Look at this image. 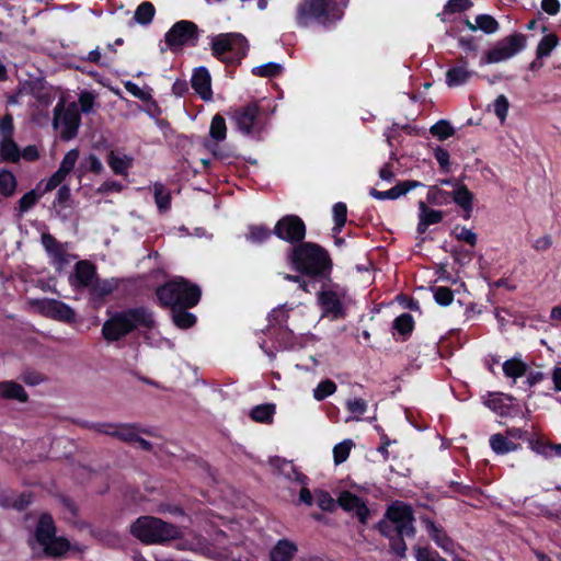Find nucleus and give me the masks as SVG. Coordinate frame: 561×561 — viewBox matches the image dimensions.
<instances>
[{
	"mask_svg": "<svg viewBox=\"0 0 561 561\" xmlns=\"http://www.w3.org/2000/svg\"><path fill=\"white\" fill-rule=\"evenodd\" d=\"M526 47V37L523 34H513L488 50L480 65L499 64L514 57Z\"/></svg>",
	"mask_w": 561,
	"mask_h": 561,
	"instance_id": "nucleus-11",
	"label": "nucleus"
},
{
	"mask_svg": "<svg viewBox=\"0 0 561 561\" xmlns=\"http://www.w3.org/2000/svg\"><path fill=\"white\" fill-rule=\"evenodd\" d=\"M393 329L400 334H408L413 329V318L409 313H402L393 321Z\"/></svg>",
	"mask_w": 561,
	"mask_h": 561,
	"instance_id": "nucleus-53",
	"label": "nucleus"
},
{
	"mask_svg": "<svg viewBox=\"0 0 561 561\" xmlns=\"http://www.w3.org/2000/svg\"><path fill=\"white\" fill-rule=\"evenodd\" d=\"M298 548L294 541L280 539L270 551L271 561H291Z\"/></svg>",
	"mask_w": 561,
	"mask_h": 561,
	"instance_id": "nucleus-27",
	"label": "nucleus"
},
{
	"mask_svg": "<svg viewBox=\"0 0 561 561\" xmlns=\"http://www.w3.org/2000/svg\"><path fill=\"white\" fill-rule=\"evenodd\" d=\"M490 446L496 454H507L518 448V445L502 434H494L490 438Z\"/></svg>",
	"mask_w": 561,
	"mask_h": 561,
	"instance_id": "nucleus-34",
	"label": "nucleus"
},
{
	"mask_svg": "<svg viewBox=\"0 0 561 561\" xmlns=\"http://www.w3.org/2000/svg\"><path fill=\"white\" fill-rule=\"evenodd\" d=\"M323 511H332L335 507V502L331 495L322 490L314 492V502Z\"/></svg>",
	"mask_w": 561,
	"mask_h": 561,
	"instance_id": "nucleus-56",
	"label": "nucleus"
},
{
	"mask_svg": "<svg viewBox=\"0 0 561 561\" xmlns=\"http://www.w3.org/2000/svg\"><path fill=\"white\" fill-rule=\"evenodd\" d=\"M434 298L438 305L448 306L454 299V294L447 287H437L434 291Z\"/></svg>",
	"mask_w": 561,
	"mask_h": 561,
	"instance_id": "nucleus-60",
	"label": "nucleus"
},
{
	"mask_svg": "<svg viewBox=\"0 0 561 561\" xmlns=\"http://www.w3.org/2000/svg\"><path fill=\"white\" fill-rule=\"evenodd\" d=\"M174 323L181 329L191 328L195 323V316L186 311L173 313Z\"/></svg>",
	"mask_w": 561,
	"mask_h": 561,
	"instance_id": "nucleus-58",
	"label": "nucleus"
},
{
	"mask_svg": "<svg viewBox=\"0 0 561 561\" xmlns=\"http://www.w3.org/2000/svg\"><path fill=\"white\" fill-rule=\"evenodd\" d=\"M67 178L66 174L57 170L51 176H49L47 180H42L37 184V190H42V193H48L56 187H58Z\"/></svg>",
	"mask_w": 561,
	"mask_h": 561,
	"instance_id": "nucleus-42",
	"label": "nucleus"
},
{
	"mask_svg": "<svg viewBox=\"0 0 561 561\" xmlns=\"http://www.w3.org/2000/svg\"><path fill=\"white\" fill-rule=\"evenodd\" d=\"M503 373L507 378H512L514 381L524 376L527 371V364L522 360L520 356H514L503 363Z\"/></svg>",
	"mask_w": 561,
	"mask_h": 561,
	"instance_id": "nucleus-31",
	"label": "nucleus"
},
{
	"mask_svg": "<svg viewBox=\"0 0 561 561\" xmlns=\"http://www.w3.org/2000/svg\"><path fill=\"white\" fill-rule=\"evenodd\" d=\"M474 75L472 70L468 68V62L461 59L458 65L451 67L446 72V84L449 88H456L467 83Z\"/></svg>",
	"mask_w": 561,
	"mask_h": 561,
	"instance_id": "nucleus-22",
	"label": "nucleus"
},
{
	"mask_svg": "<svg viewBox=\"0 0 561 561\" xmlns=\"http://www.w3.org/2000/svg\"><path fill=\"white\" fill-rule=\"evenodd\" d=\"M0 397L3 399H13L20 402L27 400V393L24 388L15 381H2L0 382Z\"/></svg>",
	"mask_w": 561,
	"mask_h": 561,
	"instance_id": "nucleus-28",
	"label": "nucleus"
},
{
	"mask_svg": "<svg viewBox=\"0 0 561 561\" xmlns=\"http://www.w3.org/2000/svg\"><path fill=\"white\" fill-rule=\"evenodd\" d=\"M422 186H423V183H421L419 181H403V182L398 183L396 186H393L392 188H390L388 191L380 192V191L373 188L370 191V195L377 199H396V198L407 194L411 190H414L416 187H422Z\"/></svg>",
	"mask_w": 561,
	"mask_h": 561,
	"instance_id": "nucleus-23",
	"label": "nucleus"
},
{
	"mask_svg": "<svg viewBox=\"0 0 561 561\" xmlns=\"http://www.w3.org/2000/svg\"><path fill=\"white\" fill-rule=\"evenodd\" d=\"M196 34V25L190 21L176 22L165 34V42L171 48L187 44Z\"/></svg>",
	"mask_w": 561,
	"mask_h": 561,
	"instance_id": "nucleus-14",
	"label": "nucleus"
},
{
	"mask_svg": "<svg viewBox=\"0 0 561 561\" xmlns=\"http://www.w3.org/2000/svg\"><path fill=\"white\" fill-rule=\"evenodd\" d=\"M13 133V118L10 114H7L0 119V138L12 137Z\"/></svg>",
	"mask_w": 561,
	"mask_h": 561,
	"instance_id": "nucleus-62",
	"label": "nucleus"
},
{
	"mask_svg": "<svg viewBox=\"0 0 561 561\" xmlns=\"http://www.w3.org/2000/svg\"><path fill=\"white\" fill-rule=\"evenodd\" d=\"M413 520L411 507L397 502L389 506L385 518L379 523L381 534L391 540V551L401 559L405 558L408 550L403 537H412L415 534Z\"/></svg>",
	"mask_w": 561,
	"mask_h": 561,
	"instance_id": "nucleus-1",
	"label": "nucleus"
},
{
	"mask_svg": "<svg viewBox=\"0 0 561 561\" xmlns=\"http://www.w3.org/2000/svg\"><path fill=\"white\" fill-rule=\"evenodd\" d=\"M23 92L31 93L42 106H48L56 99L57 94L56 88L39 81L24 85L19 94Z\"/></svg>",
	"mask_w": 561,
	"mask_h": 561,
	"instance_id": "nucleus-19",
	"label": "nucleus"
},
{
	"mask_svg": "<svg viewBox=\"0 0 561 561\" xmlns=\"http://www.w3.org/2000/svg\"><path fill=\"white\" fill-rule=\"evenodd\" d=\"M282 71V66L276 62H267L265 65H261L254 67L252 69V73L260 77H275Z\"/></svg>",
	"mask_w": 561,
	"mask_h": 561,
	"instance_id": "nucleus-52",
	"label": "nucleus"
},
{
	"mask_svg": "<svg viewBox=\"0 0 561 561\" xmlns=\"http://www.w3.org/2000/svg\"><path fill=\"white\" fill-rule=\"evenodd\" d=\"M130 531L145 543H162L181 536L179 527L152 516L139 517L130 526Z\"/></svg>",
	"mask_w": 561,
	"mask_h": 561,
	"instance_id": "nucleus-5",
	"label": "nucleus"
},
{
	"mask_svg": "<svg viewBox=\"0 0 561 561\" xmlns=\"http://www.w3.org/2000/svg\"><path fill=\"white\" fill-rule=\"evenodd\" d=\"M16 179L9 170L0 171V193L8 197L14 194L16 190Z\"/></svg>",
	"mask_w": 561,
	"mask_h": 561,
	"instance_id": "nucleus-38",
	"label": "nucleus"
},
{
	"mask_svg": "<svg viewBox=\"0 0 561 561\" xmlns=\"http://www.w3.org/2000/svg\"><path fill=\"white\" fill-rule=\"evenodd\" d=\"M124 87L127 92L141 101H148L151 99V90L148 87L140 88L131 81H126Z\"/></svg>",
	"mask_w": 561,
	"mask_h": 561,
	"instance_id": "nucleus-55",
	"label": "nucleus"
},
{
	"mask_svg": "<svg viewBox=\"0 0 561 561\" xmlns=\"http://www.w3.org/2000/svg\"><path fill=\"white\" fill-rule=\"evenodd\" d=\"M345 405L356 421L360 420V416L367 411V402L360 398L348 399Z\"/></svg>",
	"mask_w": 561,
	"mask_h": 561,
	"instance_id": "nucleus-50",
	"label": "nucleus"
},
{
	"mask_svg": "<svg viewBox=\"0 0 561 561\" xmlns=\"http://www.w3.org/2000/svg\"><path fill=\"white\" fill-rule=\"evenodd\" d=\"M335 391L336 385L332 380L325 379L313 389V398L317 401H322L329 396L333 394Z\"/></svg>",
	"mask_w": 561,
	"mask_h": 561,
	"instance_id": "nucleus-45",
	"label": "nucleus"
},
{
	"mask_svg": "<svg viewBox=\"0 0 561 561\" xmlns=\"http://www.w3.org/2000/svg\"><path fill=\"white\" fill-rule=\"evenodd\" d=\"M42 244L57 268H61L69 263L65 244L58 242L51 234L43 233Z\"/></svg>",
	"mask_w": 561,
	"mask_h": 561,
	"instance_id": "nucleus-16",
	"label": "nucleus"
},
{
	"mask_svg": "<svg viewBox=\"0 0 561 561\" xmlns=\"http://www.w3.org/2000/svg\"><path fill=\"white\" fill-rule=\"evenodd\" d=\"M348 301L346 290L340 286H332L318 294V302L323 313L332 319L344 316V307Z\"/></svg>",
	"mask_w": 561,
	"mask_h": 561,
	"instance_id": "nucleus-12",
	"label": "nucleus"
},
{
	"mask_svg": "<svg viewBox=\"0 0 561 561\" xmlns=\"http://www.w3.org/2000/svg\"><path fill=\"white\" fill-rule=\"evenodd\" d=\"M451 199L465 211L470 213L472 210L473 194L466 185L456 183Z\"/></svg>",
	"mask_w": 561,
	"mask_h": 561,
	"instance_id": "nucleus-29",
	"label": "nucleus"
},
{
	"mask_svg": "<svg viewBox=\"0 0 561 561\" xmlns=\"http://www.w3.org/2000/svg\"><path fill=\"white\" fill-rule=\"evenodd\" d=\"M478 30L483 31L486 34H493L499 30L497 21L488 14H480L476 18Z\"/></svg>",
	"mask_w": 561,
	"mask_h": 561,
	"instance_id": "nucleus-48",
	"label": "nucleus"
},
{
	"mask_svg": "<svg viewBox=\"0 0 561 561\" xmlns=\"http://www.w3.org/2000/svg\"><path fill=\"white\" fill-rule=\"evenodd\" d=\"M427 202L438 206L448 205L451 202V195L438 186H432L427 192Z\"/></svg>",
	"mask_w": 561,
	"mask_h": 561,
	"instance_id": "nucleus-40",
	"label": "nucleus"
},
{
	"mask_svg": "<svg viewBox=\"0 0 561 561\" xmlns=\"http://www.w3.org/2000/svg\"><path fill=\"white\" fill-rule=\"evenodd\" d=\"M53 126L59 131L60 137L64 140L72 139L80 126V114L76 103L65 105L62 100L56 105L54 110Z\"/></svg>",
	"mask_w": 561,
	"mask_h": 561,
	"instance_id": "nucleus-10",
	"label": "nucleus"
},
{
	"mask_svg": "<svg viewBox=\"0 0 561 561\" xmlns=\"http://www.w3.org/2000/svg\"><path fill=\"white\" fill-rule=\"evenodd\" d=\"M39 310L44 316L59 321L71 322L76 317L75 311L68 305L54 299L42 300Z\"/></svg>",
	"mask_w": 561,
	"mask_h": 561,
	"instance_id": "nucleus-15",
	"label": "nucleus"
},
{
	"mask_svg": "<svg viewBox=\"0 0 561 561\" xmlns=\"http://www.w3.org/2000/svg\"><path fill=\"white\" fill-rule=\"evenodd\" d=\"M118 278H96L90 288L91 300L96 304L103 302L104 298L113 294L119 286Z\"/></svg>",
	"mask_w": 561,
	"mask_h": 561,
	"instance_id": "nucleus-20",
	"label": "nucleus"
},
{
	"mask_svg": "<svg viewBox=\"0 0 561 561\" xmlns=\"http://www.w3.org/2000/svg\"><path fill=\"white\" fill-rule=\"evenodd\" d=\"M337 503L345 511L353 512L362 523H366L369 511L362 499L348 491H344L340 494Z\"/></svg>",
	"mask_w": 561,
	"mask_h": 561,
	"instance_id": "nucleus-17",
	"label": "nucleus"
},
{
	"mask_svg": "<svg viewBox=\"0 0 561 561\" xmlns=\"http://www.w3.org/2000/svg\"><path fill=\"white\" fill-rule=\"evenodd\" d=\"M79 158V151L77 149L69 150L60 162L58 170L64 174L68 175L75 168Z\"/></svg>",
	"mask_w": 561,
	"mask_h": 561,
	"instance_id": "nucleus-51",
	"label": "nucleus"
},
{
	"mask_svg": "<svg viewBox=\"0 0 561 561\" xmlns=\"http://www.w3.org/2000/svg\"><path fill=\"white\" fill-rule=\"evenodd\" d=\"M472 7L471 0H449L445 5L446 11L450 13L462 12Z\"/></svg>",
	"mask_w": 561,
	"mask_h": 561,
	"instance_id": "nucleus-61",
	"label": "nucleus"
},
{
	"mask_svg": "<svg viewBox=\"0 0 561 561\" xmlns=\"http://www.w3.org/2000/svg\"><path fill=\"white\" fill-rule=\"evenodd\" d=\"M434 156L443 169H447L449 165V153L444 148L437 147L434 150Z\"/></svg>",
	"mask_w": 561,
	"mask_h": 561,
	"instance_id": "nucleus-64",
	"label": "nucleus"
},
{
	"mask_svg": "<svg viewBox=\"0 0 561 561\" xmlns=\"http://www.w3.org/2000/svg\"><path fill=\"white\" fill-rule=\"evenodd\" d=\"M275 410L274 403L259 404L251 410L250 416L255 422L270 424L273 421Z\"/></svg>",
	"mask_w": 561,
	"mask_h": 561,
	"instance_id": "nucleus-33",
	"label": "nucleus"
},
{
	"mask_svg": "<svg viewBox=\"0 0 561 561\" xmlns=\"http://www.w3.org/2000/svg\"><path fill=\"white\" fill-rule=\"evenodd\" d=\"M453 234L457 240L463 241L471 247H474L477 243V234L469 228L465 226H456L453 230Z\"/></svg>",
	"mask_w": 561,
	"mask_h": 561,
	"instance_id": "nucleus-54",
	"label": "nucleus"
},
{
	"mask_svg": "<svg viewBox=\"0 0 561 561\" xmlns=\"http://www.w3.org/2000/svg\"><path fill=\"white\" fill-rule=\"evenodd\" d=\"M96 271L94 265L87 261H80L76 264L72 285L75 287H88L89 289L96 279Z\"/></svg>",
	"mask_w": 561,
	"mask_h": 561,
	"instance_id": "nucleus-21",
	"label": "nucleus"
},
{
	"mask_svg": "<svg viewBox=\"0 0 561 561\" xmlns=\"http://www.w3.org/2000/svg\"><path fill=\"white\" fill-rule=\"evenodd\" d=\"M348 0H305L297 11V24L308 27L318 23L325 25L341 19Z\"/></svg>",
	"mask_w": 561,
	"mask_h": 561,
	"instance_id": "nucleus-3",
	"label": "nucleus"
},
{
	"mask_svg": "<svg viewBox=\"0 0 561 561\" xmlns=\"http://www.w3.org/2000/svg\"><path fill=\"white\" fill-rule=\"evenodd\" d=\"M560 2L559 0H542L541 9L549 15H556L560 11Z\"/></svg>",
	"mask_w": 561,
	"mask_h": 561,
	"instance_id": "nucleus-63",
	"label": "nucleus"
},
{
	"mask_svg": "<svg viewBox=\"0 0 561 561\" xmlns=\"http://www.w3.org/2000/svg\"><path fill=\"white\" fill-rule=\"evenodd\" d=\"M557 45L558 38L554 34L543 36L537 46V57L542 58L549 56Z\"/></svg>",
	"mask_w": 561,
	"mask_h": 561,
	"instance_id": "nucleus-44",
	"label": "nucleus"
},
{
	"mask_svg": "<svg viewBox=\"0 0 561 561\" xmlns=\"http://www.w3.org/2000/svg\"><path fill=\"white\" fill-rule=\"evenodd\" d=\"M133 158L127 154L111 151L107 157V163L116 174H125L131 167Z\"/></svg>",
	"mask_w": 561,
	"mask_h": 561,
	"instance_id": "nucleus-32",
	"label": "nucleus"
},
{
	"mask_svg": "<svg viewBox=\"0 0 561 561\" xmlns=\"http://www.w3.org/2000/svg\"><path fill=\"white\" fill-rule=\"evenodd\" d=\"M30 496L26 494H18L0 483V506L3 508L22 510L30 503Z\"/></svg>",
	"mask_w": 561,
	"mask_h": 561,
	"instance_id": "nucleus-25",
	"label": "nucleus"
},
{
	"mask_svg": "<svg viewBox=\"0 0 561 561\" xmlns=\"http://www.w3.org/2000/svg\"><path fill=\"white\" fill-rule=\"evenodd\" d=\"M154 202L158 209L161 213H165L171 207V195L170 191L161 183H154L153 185Z\"/></svg>",
	"mask_w": 561,
	"mask_h": 561,
	"instance_id": "nucleus-36",
	"label": "nucleus"
},
{
	"mask_svg": "<svg viewBox=\"0 0 561 561\" xmlns=\"http://www.w3.org/2000/svg\"><path fill=\"white\" fill-rule=\"evenodd\" d=\"M271 236V232L267 228L262 226H251L249 228V232L245 238L249 242L254 244H260L267 240Z\"/></svg>",
	"mask_w": 561,
	"mask_h": 561,
	"instance_id": "nucleus-46",
	"label": "nucleus"
},
{
	"mask_svg": "<svg viewBox=\"0 0 561 561\" xmlns=\"http://www.w3.org/2000/svg\"><path fill=\"white\" fill-rule=\"evenodd\" d=\"M0 154L3 160L10 162H15L20 159V149L12 137L0 138Z\"/></svg>",
	"mask_w": 561,
	"mask_h": 561,
	"instance_id": "nucleus-35",
	"label": "nucleus"
},
{
	"mask_svg": "<svg viewBox=\"0 0 561 561\" xmlns=\"http://www.w3.org/2000/svg\"><path fill=\"white\" fill-rule=\"evenodd\" d=\"M154 320L145 308L128 309L112 314L103 324L102 333L107 341H117L139 328H153Z\"/></svg>",
	"mask_w": 561,
	"mask_h": 561,
	"instance_id": "nucleus-2",
	"label": "nucleus"
},
{
	"mask_svg": "<svg viewBox=\"0 0 561 561\" xmlns=\"http://www.w3.org/2000/svg\"><path fill=\"white\" fill-rule=\"evenodd\" d=\"M431 133L439 140H445L454 135L455 129L449 122L439 121L431 127Z\"/></svg>",
	"mask_w": 561,
	"mask_h": 561,
	"instance_id": "nucleus-49",
	"label": "nucleus"
},
{
	"mask_svg": "<svg viewBox=\"0 0 561 561\" xmlns=\"http://www.w3.org/2000/svg\"><path fill=\"white\" fill-rule=\"evenodd\" d=\"M154 7L150 2H142L135 11L134 19L137 23L149 24L154 15Z\"/></svg>",
	"mask_w": 561,
	"mask_h": 561,
	"instance_id": "nucleus-39",
	"label": "nucleus"
},
{
	"mask_svg": "<svg viewBox=\"0 0 561 561\" xmlns=\"http://www.w3.org/2000/svg\"><path fill=\"white\" fill-rule=\"evenodd\" d=\"M493 110L500 121L504 122L508 113L507 98L503 94L499 95L493 103Z\"/></svg>",
	"mask_w": 561,
	"mask_h": 561,
	"instance_id": "nucleus-59",
	"label": "nucleus"
},
{
	"mask_svg": "<svg viewBox=\"0 0 561 561\" xmlns=\"http://www.w3.org/2000/svg\"><path fill=\"white\" fill-rule=\"evenodd\" d=\"M424 526L427 533L431 535L432 539L436 542V545L445 551L453 550V542L445 535L443 530H440L432 520L428 518L423 519Z\"/></svg>",
	"mask_w": 561,
	"mask_h": 561,
	"instance_id": "nucleus-30",
	"label": "nucleus"
},
{
	"mask_svg": "<svg viewBox=\"0 0 561 561\" xmlns=\"http://www.w3.org/2000/svg\"><path fill=\"white\" fill-rule=\"evenodd\" d=\"M416 561H445L436 551L427 548L414 547Z\"/></svg>",
	"mask_w": 561,
	"mask_h": 561,
	"instance_id": "nucleus-57",
	"label": "nucleus"
},
{
	"mask_svg": "<svg viewBox=\"0 0 561 561\" xmlns=\"http://www.w3.org/2000/svg\"><path fill=\"white\" fill-rule=\"evenodd\" d=\"M229 116L236 128L248 136L259 135L265 127L263 113L256 104L230 110Z\"/></svg>",
	"mask_w": 561,
	"mask_h": 561,
	"instance_id": "nucleus-9",
	"label": "nucleus"
},
{
	"mask_svg": "<svg viewBox=\"0 0 561 561\" xmlns=\"http://www.w3.org/2000/svg\"><path fill=\"white\" fill-rule=\"evenodd\" d=\"M274 232L282 240L297 242L305 238L306 227L299 217L288 215L278 220Z\"/></svg>",
	"mask_w": 561,
	"mask_h": 561,
	"instance_id": "nucleus-13",
	"label": "nucleus"
},
{
	"mask_svg": "<svg viewBox=\"0 0 561 561\" xmlns=\"http://www.w3.org/2000/svg\"><path fill=\"white\" fill-rule=\"evenodd\" d=\"M332 214H333V220L335 224L333 231L335 233H340L343 226L345 225V221H346V214H347L346 205L344 203H336L333 206Z\"/></svg>",
	"mask_w": 561,
	"mask_h": 561,
	"instance_id": "nucleus-47",
	"label": "nucleus"
},
{
	"mask_svg": "<svg viewBox=\"0 0 561 561\" xmlns=\"http://www.w3.org/2000/svg\"><path fill=\"white\" fill-rule=\"evenodd\" d=\"M31 547L35 553L58 558L69 551L71 545L65 537L56 536L53 517L42 514L34 531V538L31 540Z\"/></svg>",
	"mask_w": 561,
	"mask_h": 561,
	"instance_id": "nucleus-4",
	"label": "nucleus"
},
{
	"mask_svg": "<svg viewBox=\"0 0 561 561\" xmlns=\"http://www.w3.org/2000/svg\"><path fill=\"white\" fill-rule=\"evenodd\" d=\"M99 432L125 442H135L138 438L135 426L128 424H101Z\"/></svg>",
	"mask_w": 561,
	"mask_h": 561,
	"instance_id": "nucleus-24",
	"label": "nucleus"
},
{
	"mask_svg": "<svg viewBox=\"0 0 561 561\" xmlns=\"http://www.w3.org/2000/svg\"><path fill=\"white\" fill-rule=\"evenodd\" d=\"M353 447L354 443L352 439H344L343 442L336 444L333 448V457L335 465L344 462L347 459Z\"/></svg>",
	"mask_w": 561,
	"mask_h": 561,
	"instance_id": "nucleus-43",
	"label": "nucleus"
},
{
	"mask_svg": "<svg viewBox=\"0 0 561 561\" xmlns=\"http://www.w3.org/2000/svg\"><path fill=\"white\" fill-rule=\"evenodd\" d=\"M443 216V211L428 208L423 201H420L417 232L424 233L428 226L440 222Z\"/></svg>",
	"mask_w": 561,
	"mask_h": 561,
	"instance_id": "nucleus-26",
	"label": "nucleus"
},
{
	"mask_svg": "<svg viewBox=\"0 0 561 561\" xmlns=\"http://www.w3.org/2000/svg\"><path fill=\"white\" fill-rule=\"evenodd\" d=\"M43 194L42 190H37V187L25 193L19 201V211L21 214L26 213L38 202Z\"/></svg>",
	"mask_w": 561,
	"mask_h": 561,
	"instance_id": "nucleus-41",
	"label": "nucleus"
},
{
	"mask_svg": "<svg viewBox=\"0 0 561 561\" xmlns=\"http://www.w3.org/2000/svg\"><path fill=\"white\" fill-rule=\"evenodd\" d=\"M209 136L215 141H222L227 136V127L224 117L216 114L210 123Z\"/></svg>",
	"mask_w": 561,
	"mask_h": 561,
	"instance_id": "nucleus-37",
	"label": "nucleus"
},
{
	"mask_svg": "<svg viewBox=\"0 0 561 561\" xmlns=\"http://www.w3.org/2000/svg\"><path fill=\"white\" fill-rule=\"evenodd\" d=\"M247 50L248 41L240 33H224L211 37L213 55L224 62L239 61Z\"/></svg>",
	"mask_w": 561,
	"mask_h": 561,
	"instance_id": "nucleus-8",
	"label": "nucleus"
},
{
	"mask_svg": "<svg viewBox=\"0 0 561 561\" xmlns=\"http://www.w3.org/2000/svg\"><path fill=\"white\" fill-rule=\"evenodd\" d=\"M157 296L165 306L191 308L198 302L201 290L196 285L179 277L161 286Z\"/></svg>",
	"mask_w": 561,
	"mask_h": 561,
	"instance_id": "nucleus-6",
	"label": "nucleus"
},
{
	"mask_svg": "<svg viewBox=\"0 0 561 561\" xmlns=\"http://www.w3.org/2000/svg\"><path fill=\"white\" fill-rule=\"evenodd\" d=\"M192 88L204 101L213 99L211 78L205 67L196 68L192 76Z\"/></svg>",
	"mask_w": 561,
	"mask_h": 561,
	"instance_id": "nucleus-18",
	"label": "nucleus"
},
{
	"mask_svg": "<svg viewBox=\"0 0 561 561\" xmlns=\"http://www.w3.org/2000/svg\"><path fill=\"white\" fill-rule=\"evenodd\" d=\"M290 262L297 271L309 275H318L330 267L328 253L312 243H304L295 248L290 255Z\"/></svg>",
	"mask_w": 561,
	"mask_h": 561,
	"instance_id": "nucleus-7",
	"label": "nucleus"
}]
</instances>
